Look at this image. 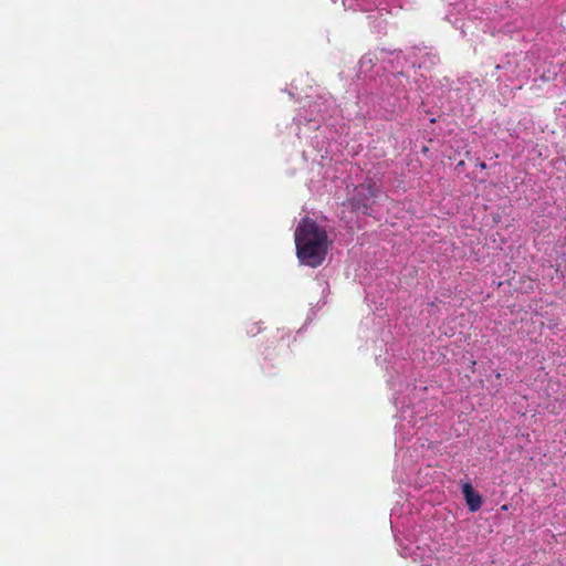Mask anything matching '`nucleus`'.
<instances>
[{
	"instance_id": "obj_1",
	"label": "nucleus",
	"mask_w": 566,
	"mask_h": 566,
	"mask_svg": "<svg viewBox=\"0 0 566 566\" xmlns=\"http://www.w3.org/2000/svg\"><path fill=\"white\" fill-rule=\"evenodd\" d=\"M296 254L302 264L319 266L328 251L326 230L308 217L303 218L295 229Z\"/></svg>"
},
{
	"instance_id": "obj_2",
	"label": "nucleus",
	"mask_w": 566,
	"mask_h": 566,
	"mask_svg": "<svg viewBox=\"0 0 566 566\" xmlns=\"http://www.w3.org/2000/svg\"><path fill=\"white\" fill-rule=\"evenodd\" d=\"M377 197V189L374 184H361L356 188V193L352 199L353 208L363 210L365 214H369V210Z\"/></svg>"
},
{
	"instance_id": "obj_3",
	"label": "nucleus",
	"mask_w": 566,
	"mask_h": 566,
	"mask_svg": "<svg viewBox=\"0 0 566 566\" xmlns=\"http://www.w3.org/2000/svg\"><path fill=\"white\" fill-rule=\"evenodd\" d=\"M462 494L465 499V503L471 512H476L482 506V496L476 492L470 482L462 484Z\"/></svg>"
}]
</instances>
